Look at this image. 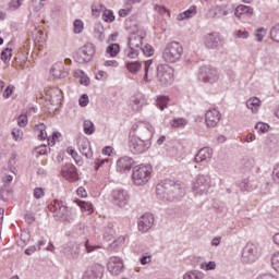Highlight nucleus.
Here are the masks:
<instances>
[{
	"mask_svg": "<svg viewBox=\"0 0 279 279\" xmlns=\"http://www.w3.org/2000/svg\"><path fill=\"white\" fill-rule=\"evenodd\" d=\"M102 21H105V23H114V13L108 9H105L102 11Z\"/></svg>",
	"mask_w": 279,
	"mask_h": 279,
	"instance_id": "obj_33",
	"label": "nucleus"
},
{
	"mask_svg": "<svg viewBox=\"0 0 279 279\" xmlns=\"http://www.w3.org/2000/svg\"><path fill=\"white\" fill-rule=\"evenodd\" d=\"M186 119L184 118H178L174 119L172 122V128H184V125H186Z\"/></svg>",
	"mask_w": 279,
	"mask_h": 279,
	"instance_id": "obj_46",
	"label": "nucleus"
},
{
	"mask_svg": "<svg viewBox=\"0 0 279 279\" xmlns=\"http://www.w3.org/2000/svg\"><path fill=\"white\" fill-rule=\"evenodd\" d=\"M198 77L202 82L216 84V82H219V72L215 68L203 66Z\"/></svg>",
	"mask_w": 279,
	"mask_h": 279,
	"instance_id": "obj_9",
	"label": "nucleus"
},
{
	"mask_svg": "<svg viewBox=\"0 0 279 279\" xmlns=\"http://www.w3.org/2000/svg\"><path fill=\"white\" fill-rule=\"evenodd\" d=\"M260 106H263V101H260L258 97H251L246 100V108L251 110L253 114H258Z\"/></svg>",
	"mask_w": 279,
	"mask_h": 279,
	"instance_id": "obj_23",
	"label": "nucleus"
},
{
	"mask_svg": "<svg viewBox=\"0 0 279 279\" xmlns=\"http://www.w3.org/2000/svg\"><path fill=\"white\" fill-rule=\"evenodd\" d=\"M192 191L195 195H206L210 191V177L204 174L196 175Z\"/></svg>",
	"mask_w": 279,
	"mask_h": 279,
	"instance_id": "obj_7",
	"label": "nucleus"
},
{
	"mask_svg": "<svg viewBox=\"0 0 279 279\" xmlns=\"http://www.w3.org/2000/svg\"><path fill=\"white\" fill-rule=\"evenodd\" d=\"M78 149L85 158H93V150L90 149V142L86 138L78 141Z\"/></svg>",
	"mask_w": 279,
	"mask_h": 279,
	"instance_id": "obj_22",
	"label": "nucleus"
},
{
	"mask_svg": "<svg viewBox=\"0 0 279 279\" xmlns=\"http://www.w3.org/2000/svg\"><path fill=\"white\" fill-rule=\"evenodd\" d=\"M197 14V11L195 10V7L189 8L186 11L180 13L177 19L179 21H184L186 19H192V16H195Z\"/></svg>",
	"mask_w": 279,
	"mask_h": 279,
	"instance_id": "obj_28",
	"label": "nucleus"
},
{
	"mask_svg": "<svg viewBox=\"0 0 279 279\" xmlns=\"http://www.w3.org/2000/svg\"><path fill=\"white\" fill-rule=\"evenodd\" d=\"M114 234H117V231L114 230V225L109 223L104 231L105 241H112V239H114Z\"/></svg>",
	"mask_w": 279,
	"mask_h": 279,
	"instance_id": "obj_27",
	"label": "nucleus"
},
{
	"mask_svg": "<svg viewBox=\"0 0 279 279\" xmlns=\"http://www.w3.org/2000/svg\"><path fill=\"white\" fill-rule=\"evenodd\" d=\"M51 210L53 213V217H56L57 219H64V217H66V211L69 210V207L62 204V202H54Z\"/></svg>",
	"mask_w": 279,
	"mask_h": 279,
	"instance_id": "obj_20",
	"label": "nucleus"
},
{
	"mask_svg": "<svg viewBox=\"0 0 279 279\" xmlns=\"http://www.w3.org/2000/svg\"><path fill=\"white\" fill-rule=\"evenodd\" d=\"M156 12H158L159 14H166L167 16H169V12L167 11V9L165 7H160V5H157L155 8Z\"/></svg>",
	"mask_w": 279,
	"mask_h": 279,
	"instance_id": "obj_62",
	"label": "nucleus"
},
{
	"mask_svg": "<svg viewBox=\"0 0 279 279\" xmlns=\"http://www.w3.org/2000/svg\"><path fill=\"white\" fill-rule=\"evenodd\" d=\"M271 266L279 274V252H276L271 257Z\"/></svg>",
	"mask_w": 279,
	"mask_h": 279,
	"instance_id": "obj_41",
	"label": "nucleus"
},
{
	"mask_svg": "<svg viewBox=\"0 0 279 279\" xmlns=\"http://www.w3.org/2000/svg\"><path fill=\"white\" fill-rule=\"evenodd\" d=\"M35 131L38 134L39 141H45V138H49L47 136V126L44 123L37 124L35 126Z\"/></svg>",
	"mask_w": 279,
	"mask_h": 279,
	"instance_id": "obj_29",
	"label": "nucleus"
},
{
	"mask_svg": "<svg viewBox=\"0 0 279 279\" xmlns=\"http://www.w3.org/2000/svg\"><path fill=\"white\" fill-rule=\"evenodd\" d=\"M83 128H84V132L88 135L95 132V124L89 120L84 121Z\"/></svg>",
	"mask_w": 279,
	"mask_h": 279,
	"instance_id": "obj_36",
	"label": "nucleus"
},
{
	"mask_svg": "<svg viewBox=\"0 0 279 279\" xmlns=\"http://www.w3.org/2000/svg\"><path fill=\"white\" fill-rule=\"evenodd\" d=\"M183 53L184 48L182 47V44L178 41H170L165 46L161 52V58L163 62H167L168 64H175V62H180V60H182Z\"/></svg>",
	"mask_w": 279,
	"mask_h": 279,
	"instance_id": "obj_2",
	"label": "nucleus"
},
{
	"mask_svg": "<svg viewBox=\"0 0 279 279\" xmlns=\"http://www.w3.org/2000/svg\"><path fill=\"white\" fill-rule=\"evenodd\" d=\"M104 278V266L96 264L86 269L83 279H101Z\"/></svg>",
	"mask_w": 279,
	"mask_h": 279,
	"instance_id": "obj_15",
	"label": "nucleus"
},
{
	"mask_svg": "<svg viewBox=\"0 0 279 279\" xmlns=\"http://www.w3.org/2000/svg\"><path fill=\"white\" fill-rule=\"evenodd\" d=\"M145 74H144V82L148 83L151 82V80H154V61L153 60H147L145 61Z\"/></svg>",
	"mask_w": 279,
	"mask_h": 279,
	"instance_id": "obj_24",
	"label": "nucleus"
},
{
	"mask_svg": "<svg viewBox=\"0 0 279 279\" xmlns=\"http://www.w3.org/2000/svg\"><path fill=\"white\" fill-rule=\"evenodd\" d=\"M11 58H12V49L5 48V49L1 52V60H2V62L8 63V62H10Z\"/></svg>",
	"mask_w": 279,
	"mask_h": 279,
	"instance_id": "obj_40",
	"label": "nucleus"
},
{
	"mask_svg": "<svg viewBox=\"0 0 279 279\" xmlns=\"http://www.w3.org/2000/svg\"><path fill=\"white\" fill-rule=\"evenodd\" d=\"M144 105H145V99L141 97H135L132 100V110H134V112H140V110H143Z\"/></svg>",
	"mask_w": 279,
	"mask_h": 279,
	"instance_id": "obj_30",
	"label": "nucleus"
},
{
	"mask_svg": "<svg viewBox=\"0 0 279 279\" xmlns=\"http://www.w3.org/2000/svg\"><path fill=\"white\" fill-rule=\"evenodd\" d=\"M156 130L154 125L147 122H138L133 124L129 135V148L135 156L145 154L151 147V138H154Z\"/></svg>",
	"mask_w": 279,
	"mask_h": 279,
	"instance_id": "obj_1",
	"label": "nucleus"
},
{
	"mask_svg": "<svg viewBox=\"0 0 279 279\" xmlns=\"http://www.w3.org/2000/svg\"><path fill=\"white\" fill-rule=\"evenodd\" d=\"M50 73L57 80H62L63 77H66V75H69V72H66V70L64 69V62L62 61L54 63L50 69Z\"/></svg>",
	"mask_w": 279,
	"mask_h": 279,
	"instance_id": "obj_19",
	"label": "nucleus"
},
{
	"mask_svg": "<svg viewBox=\"0 0 279 279\" xmlns=\"http://www.w3.org/2000/svg\"><path fill=\"white\" fill-rule=\"evenodd\" d=\"M78 206H81L82 210H85L86 213H88V215H93L94 213L93 204L80 201Z\"/></svg>",
	"mask_w": 279,
	"mask_h": 279,
	"instance_id": "obj_39",
	"label": "nucleus"
},
{
	"mask_svg": "<svg viewBox=\"0 0 279 279\" xmlns=\"http://www.w3.org/2000/svg\"><path fill=\"white\" fill-rule=\"evenodd\" d=\"M213 148L203 147L196 154L194 162H210V160H213Z\"/></svg>",
	"mask_w": 279,
	"mask_h": 279,
	"instance_id": "obj_18",
	"label": "nucleus"
},
{
	"mask_svg": "<svg viewBox=\"0 0 279 279\" xmlns=\"http://www.w3.org/2000/svg\"><path fill=\"white\" fill-rule=\"evenodd\" d=\"M75 75L80 77V84H82L83 86H88V84H90V78H88V76H86L84 72L78 70L75 72Z\"/></svg>",
	"mask_w": 279,
	"mask_h": 279,
	"instance_id": "obj_35",
	"label": "nucleus"
},
{
	"mask_svg": "<svg viewBox=\"0 0 279 279\" xmlns=\"http://www.w3.org/2000/svg\"><path fill=\"white\" fill-rule=\"evenodd\" d=\"M256 279H278V278L271 274H264L258 276Z\"/></svg>",
	"mask_w": 279,
	"mask_h": 279,
	"instance_id": "obj_64",
	"label": "nucleus"
},
{
	"mask_svg": "<svg viewBox=\"0 0 279 279\" xmlns=\"http://www.w3.org/2000/svg\"><path fill=\"white\" fill-rule=\"evenodd\" d=\"M17 125H19L20 128H25V125H27V116L21 114V116L17 118Z\"/></svg>",
	"mask_w": 279,
	"mask_h": 279,
	"instance_id": "obj_55",
	"label": "nucleus"
},
{
	"mask_svg": "<svg viewBox=\"0 0 279 279\" xmlns=\"http://www.w3.org/2000/svg\"><path fill=\"white\" fill-rule=\"evenodd\" d=\"M157 80L161 86H171L173 84V68L169 64H159L157 66Z\"/></svg>",
	"mask_w": 279,
	"mask_h": 279,
	"instance_id": "obj_6",
	"label": "nucleus"
},
{
	"mask_svg": "<svg viewBox=\"0 0 279 279\" xmlns=\"http://www.w3.org/2000/svg\"><path fill=\"white\" fill-rule=\"evenodd\" d=\"M266 35H267V31L265 28L262 27V28L257 29L256 34H255L256 40L258 43H263V38H265Z\"/></svg>",
	"mask_w": 279,
	"mask_h": 279,
	"instance_id": "obj_48",
	"label": "nucleus"
},
{
	"mask_svg": "<svg viewBox=\"0 0 279 279\" xmlns=\"http://www.w3.org/2000/svg\"><path fill=\"white\" fill-rule=\"evenodd\" d=\"M143 47V35L138 33H133L129 37V48L124 50V54L126 58H138V53L141 52V48Z\"/></svg>",
	"mask_w": 279,
	"mask_h": 279,
	"instance_id": "obj_5",
	"label": "nucleus"
},
{
	"mask_svg": "<svg viewBox=\"0 0 279 279\" xmlns=\"http://www.w3.org/2000/svg\"><path fill=\"white\" fill-rule=\"evenodd\" d=\"M96 80L100 82H106V80H108V72L99 71L98 74L96 75Z\"/></svg>",
	"mask_w": 279,
	"mask_h": 279,
	"instance_id": "obj_58",
	"label": "nucleus"
},
{
	"mask_svg": "<svg viewBox=\"0 0 279 279\" xmlns=\"http://www.w3.org/2000/svg\"><path fill=\"white\" fill-rule=\"evenodd\" d=\"M21 5H23V0H11L9 3L11 10H19Z\"/></svg>",
	"mask_w": 279,
	"mask_h": 279,
	"instance_id": "obj_51",
	"label": "nucleus"
},
{
	"mask_svg": "<svg viewBox=\"0 0 279 279\" xmlns=\"http://www.w3.org/2000/svg\"><path fill=\"white\" fill-rule=\"evenodd\" d=\"M154 226V215L144 214L137 221V228L140 232H149Z\"/></svg>",
	"mask_w": 279,
	"mask_h": 279,
	"instance_id": "obj_14",
	"label": "nucleus"
},
{
	"mask_svg": "<svg viewBox=\"0 0 279 279\" xmlns=\"http://www.w3.org/2000/svg\"><path fill=\"white\" fill-rule=\"evenodd\" d=\"M154 167L149 163H141L133 167L132 180L136 186H143L151 180Z\"/></svg>",
	"mask_w": 279,
	"mask_h": 279,
	"instance_id": "obj_3",
	"label": "nucleus"
},
{
	"mask_svg": "<svg viewBox=\"0 0 279 279\" xmlns=\"http://www.w3.org/2000/svg\"><path fill=\"white\" fill-rule=\"evenodd\" d=\"M60 136H62L60 132H54L52 134V138L48 137V145H51V147H53V145H56V141H60Z\"/></svg>",
	"mask_w": 279,
	"mask_h": 279,
	"instance_id": "obj_52",
	"label": "nucleus"
},
{
	"mask_svg": "<svg viewBox=\"0 0 279 279\" xmlns=\"http://www.w3.org/2000/svg\"><path fill=\"white\" fill-rule=\"evenodd\" d=\"M151 263V255H144L141 258V265H149Z\"/></svg>",
	"mask_w": 279,
	"mask_h": 279,
	"instance_id": "obj_59",
	"label": "nucleus"
},
{
	"mask_svg": "<svg viewBox=\"0 0 279 279\" xmlns=\"http://www.w3.org/2000/svg\"><path fill=\"white\" fill-rule=\"evenodd\" d=\"M107 270L109 274H111V276H121V274L125 271L123 260L117 256L110 257L107 264Z\"/></svg>",
	"mask_w": 279,
	"mask_h": 279,
	"instance_id": "obj_11",
	"label": "nucleus"
},
{
	"mask_svg": "<svg viewBox=\"0 0 279 279\" xmlns=\"http://www.w3.org/2000/svg\"><path fill=\"white\" fill-rule=\"evenodd\" d=\"M34 197L35 199H41V197H45V190H43L41 187H36L34 190Z\"/></svg>",
	"mask_w": 279,
	"mask_h": 279,
	"instance_id": "obj_53",
	"label": "nucleus"
},
{
	"mask_svg": "<svg viewBox=\"0 0 279 279\" xmlns=\"http://www.w3.org/2000/svg\"><path fill=\"white\" fill-rule=\"evenodd\" d=\"M47 99L52 104V106H60L62 102V89L58 87H51L46 92Z\"/></svg>",
	"mask_w": 279,
	"mask_h": 279,
	"instance_id": "obj_16",
	"label": "nucleus"
},
{
	"mask_svg": "<svg viewBox=\"0 0 279 279\" xmlns=\"http://www.w3.org/2000/svg\"><path fill=\"white\" fill-rule=\"evenodd\" d=\"M95 56V45L85 44L77 52V62L84 64V62H90Z\"/></svg>",
	"mask_w": 279,
	"mask_h": 279,
	"instance_id": "obj_10",
	"label": "nucleus"
},
{
	"mask_svg": "<svg viewBox=\"0 0 279 279\" xmlns=\"http://www.w3.org/2000/svg\"><path fill=\"white\" fill-rule=\"evenodd\" d=\"M62 178H65L69 182L77 181V168L73 163H68L61 169Z\"/></svg>",
	"mask_w": 279,
	"mask_h": 279,
	"instance_id": "obj_17",
	"label": "nucleus"
},
{
	"mask_svg": "<svg viewBox=\"0 0 279 279\" xmlns=\"http://www.w3.org/2000/svg\"><path fill=\"white\" fill-rule=\"evenodd\" d=\"M21 241H23V243H29V232L23 231L21 233Z\"/></svg>",
	"mask_w": 279,
	"mask_h": 279,
	"instance_id": "obj_60",
	"label": "nucleus"
},
{
	"mask_svg": "<svg viewBox=\"0 0 279 279\" xmlns=\"http://www.w3.org/2000/svg\"><path fill=\"white\" fill-rule=\"evenodd\" d=\"M204 272L199 270H192L184 274L183 279H204Z\"/></svg>",
	"mask_w": 279,
	"mask_h": 279,
	"instance_id": "obj_31",
	"label": "nucleus"
},
{
	"mask_svg": "<svg viewBox=\"0 0 279 279\" xmlns=\"http://www.w3.org/2000/svg\"><path fill=\"white\" fill-rule=\"evenodd\" d=\"M199 268L203 269V271H215V269H217V263L214 260L208 263L204 262L199 265Z\"/></svg>",
	"mask_w": 279,
	"mask_h": 279,
	"instance_id": "obj_32",
	"label": "nucleus"
},
{
	"mask_svg": "<svg viewBox=\"0 0 279 279\" xmlns=\"http://www.w3.org/2000/svg\"><path fill=\"white\" fill-rule=\"evenodd\" d=\"M272 178L275 182H279V165H277L276 168L274 169Z\"/></svg>",
	"mask_w": 279,
	"mask_h": 279,
	"instance_id": "obj_61",
	"label": "nucleus"
},
{
	"mask_svg": "<svg viewBox=\"0 0 279 279\" xmlns=\"http://www.w3.org/2000/svg\"><path fill=\"white\" fill-rule=\"evenodd\" d=\"M204 45L206 49H221L223 47V38L217 32L208 33L204 36Z\"/></svg>",
	"mask_w": 279,
	"mask_h": 279,
	"instance_id": "obj_8",
	"label": "nucleus"
},
{
	"mask_svg": "<svg viewBox=\"0 0 279 279\" xmlns=\"http://www.w3.org/2000/svg\"><path fill=\"white\" fill-rule=\"evenodd\" d=\"M255 130L259 131L262 134L269 132V124L259 122L255 125Z\"/></svg>",
	"mask_w": 279,
	"mask_h": 279,
	"instance_id": "obj_47",
	"label": "nucleus"
},
{
	"mask_svg": "<svg viewBox=\"0 0 279 279\" xmlns=\"http://www.w3.org/2000/svg\"><path fill=\"white\" fill-rule=\"evenodd\" d=\"M234 14L238 16V19H241L243 14H246V16H252L254 14V9L252 7L240 4L235 8Z\"/></svg>",
	"mask_w": 279,
	"mask_h": 279,
	"instance_id": "obj_25",
	"label": "nucleus"
},
{
	"mask_svg": "<svg viewBox=\"0 0 279 279\" xmlns=\"http://www.w3.org/2000/svg\"><path fill=\"white\" fill-rule=\"evenodd\" d=\"M88 95L83 94L78 100V104L82 108H86V106H88Z\"/></svg>",
	"mask_w": 279,
	"mask_h": 279,
	"instance_id": "obj_56",
	"label": "nucleus"
},
{
	"mask_svg": "<svg viewBox=\"0 0 279 279\" xmlns=\"http://www.w3.org/2000/svg\"><path fill=\"white\" fill-rule=\"evenodd\" d=\"M219 121H221V112L216 108H211L205 113V124L206 128H217L219 125Z\"/></svg>",
	"mask_w": 279,
	"mask_h": 279,
	"instance_id": "obj_12",
	"label": "nucleus"
},
{
	"mask_svg": "<svg viewBox=\"0 0 279 279\" xmlns=\"http://www.w3.org/2000/svg\"><path fill=\"white\" fill-rule=\"evenodd\" d=\"M106 52L111 57V58H117L119 53V44H111L110 46L107 47Z\"/></svg>",
	"mask_w": 279,
	"mask_h": 279,
	"instance_id": "obj_34",
	"label": "nucleus"
},
{
	"mask_svg": "<svg viewBox=\"0 0 279 279\" xmlns=\"http://www.w3.org/2000/svg\"><path fill=\"white\" fill-rule=\"evenodd\" d=\"M134 160L130 157H122L117 161V171L124 173V171H130Z\"/></svg>",
	"mask_w": 279,
	"mask_h": 279,
	"instance_id": "obj_21",
	"label": "nucleus"
},
{
	"mask_svg": "<svg viewBox=\"0 0 279 279\" xmlns=\"http://www.w3.org/2000/svg\"><path fill=\"white\" fill-rule=\"evenodd\" d=\"M12 136L14 141H23V131L21 129H13Z\"/></svg>",
	"mask_w": 279,
	"mask_h": 279,
	"instance_id": "obj_50",
	"label": "nucleus"
},
{
	"mask_svg": "<svg viewBox=\"0 0 279 279\" xmlns=\"http://www.w3.org/2000/svg\"><path fill=\"white\" fill-rule=\"evenodd\" d=\"M140 51H142L147 58L154 56V47H151V45H145L144 47L142 46Z\"/></svg>",
	"mask_w": 279,
	"mask_h": 279,
	"instance_id": "obj_44",
	"label": "nucleus"
},
{
	"mask_svg": "<svg viewBox=\"0 0 279 279\" xmlns=\"http://www.w3.org/2000/svg\"><path fill=\"white\" fill-rule=\"evenodd\" d=\"M66 216H63V221H73L75 219V209L68 208V211L65 213Z\"/></svg>",
	"mask_w": 279,
	"mask_h": 279,
	"instance_id": "obj_45",
	"label": "nucleus"
},
{
	"mask_svg": "<svg viewBox=\"0 0 279 279\" xmlns=\"http://www.w3.org/2000/svg\"><path fill=\"white\" fill-rule=\"evenodd\" d=\"M233 34H234L235 38H242L243 40H245L246 38L250 37V33L246 31H244V32L235 31Z\"/></svg>",
	"mask_w": 279,
	"mask_h": 279,
	"instance_id": "obj_54",
	"label": "nucleus"
},
{
	"mask_svg": "<svg viewBox=\"0 0 279 279\" xmlns=\"http://www.w3.org/2000/svg\"><path fill=\"white\" fill-rule=\"evenodd\" d=\"M126 69L132 75H136L143 69V64L140 61L126 62Z\"/></svg>",
	"mask_w": 279,
	"mask_h": 279,
	"instance_id": "obj_26",
	"label": "nucleus"
},
{
	"mask_svg": "<svg viewBox=\"0 0 279 279\" xmlns=\"http://www.w3.org/2000/svg\"><path fill=\"white\" fill-rule=\"evenodd\" d=\"M262 255L263 250L260 248V246L258 244L248 242L242 250L241 262L244 265H252V263H256V260H258Z\"/></svg>",
	"mask_w": 279,
	"mask_h": 279,
	"instance_id": "obj_4",
	"label": "nucleus"
},
{
	"mask_svg": "<svg viewBox=\"0 0 279 279\" xmlns=\"http://www.w3.org/2000/svg\"><path fill=\"white\" fill-rule=\"evenodd\" d=\"M65 255L69 256L70 258H77V252L73 251V245L70 246L69 248H65L64 251Z\"/></svg>",
	"mask_w": 279,
	"mask_h": 279,
	"instance_id": "obj_57",
	"label": "nucleus"
},
{
	"mask_svg": "<svg viewBox=\"0 0 279 279\" xmlns=\"http://www.w3.org/2000/svg\"><path fill=\"white\" fill-rule=\"evenodd\" d=\"M270 37L275 43H279V26H275L270 31Z\"/></svg>",
	"mask_w": 279,
	"mask_h": 279,
	"instance_id": "obj_49",
	"label": "nucleus"
},
{
	"mask_svg": "<svg viewBox=\"0 0 279 279\" xmlns=\"http://www.w3.org/2000/svg\"><path fill=\"white\" fill-rule=\"evenodd\" d=\"M84 247H85L87 254H90V253L101 248V246H99V245H92L90 241H88V240L85 241Z\"/></svg>",
	"mask_w": 279,
	"mask_h": 279,
	"instance_id": "obj_42",
	"label": "nucleus"
},
{
	"mask_svg": "<svg viewBox=\"0 0 279 279\" xmlns=\"http://www.w3.org/2000/svg\"><path fill=\"white\" fill-rule=\"evenodd\" d=\"M112 202L119 208H123L130 202V195L123 190H114L111 194Z\"/></svg>",
	"mask_w": 279,
	"mask_h": 279,
	"instance_id": "obj_13",
	"label": "nucleus"
},
{
	"mask_svg": "<svg viewBox=\"0 0 279 279\" xmlns=\"http://www.w3.org/2000/svg\"><path fill=\"white\" fill-rule=\"evenodd\" d=\"M95 32L99 33V38H104V26L101 24H96Z\"/></svg>",
	"mask_w": 279,
	"mask_h": 279,
	"instance_id": "obj_63",
	"label": "nucleus"
},
{
	"mask_svg": "<svg viewBox=\"0 0 279 279\" xmlns=\"http://www.w3.org/2000/svg\"><path fill=\"white\" fill-rule=\"evenodd\" d=\"M74 34H82L84 32V22L82 20H75L73 23Z\"/></svg>",
	"mask_w": 279,
	"mask_h": 279,
	"instance_id": "obj_37",
	"label": "nucleus"
},
{
	"mask_svg": "<svg viewBox=\"0 0 279 279\" xmlns=\"http://www.w3.org/2000/svg\"><path fill=\"white\" fill-rule=\"evenodd\" d=\"M105 8L101 4H93L92 5V14L93 16H100L101 12H104Z\"/></svg>",
	"mask_w": 279,
	"mask_h": 279,
	"instance_id": "obj_43",
	"label": "nucleus"
},
{
	"mask_svg": "<svg viewBox=\"0 0 279 279\" xmlns=\"http://www.w3.org/2000/svg\"><path fill=\"white\" fill-rule=\"evenodd\" d=\"M167 104H169V97L160 96L157 98V107L161 110H165L167 108Z\"/></svg>",
	"mask_w": 279,
	"mask_h": 279,
	"instance_id": "obj_38",
	"label": "nucleus"
}]
</instances>
